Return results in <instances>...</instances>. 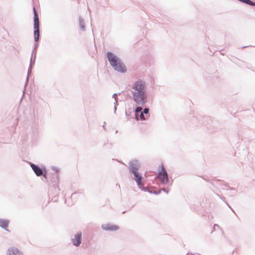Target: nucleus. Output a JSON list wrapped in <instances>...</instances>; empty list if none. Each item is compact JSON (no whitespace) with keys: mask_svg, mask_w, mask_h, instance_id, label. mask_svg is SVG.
I'll return each mask as SVG.
<instances>
[{"mask_svg":"<svg viewBox=\"0 0 255 255\" xmlns=\"http://www.w3.org/2000/svg\"><path fill=\"white\" fill-rule=\"evenodd\" d=\"M134 102L139 105H143L146 102L145 83L141 80L135 81L132 86L131 91Z\"/></svg>","mask_w":255,"mask_h":255,"instance_id":"1","label":"nucleus"},{"mask_svg":"<svg viewBox=\"0 0 255 255\" xmlns=\"http://www.w3.org/2000/svg\"><path fill=\"white\" fill-rule=\"evenodd\" d=\"M107 58L111 65L115 70L122 73L126 72L127 68L125 64L122 62L121 60L114 53L108 52L107 53Z\"/></svg>","mask_w":255,"mask_h":255,"instance_id":"2","label":"nucleus"},{"mask_svg":"<svg viewBox=\"0 0 255 255\" xmlns=\"http://www.w3.org/2000/svg\"><path fill=\"white\" fill-rule=\"evenodd\" d=\"M158 178L162 183H167L168 181L167 172L162 164L161 165V170L158 173Z\"/></svg>","mask_w":255,"mask_h":255,"instance_id":"3","label":"nucleus"},{"mask_svg":"<svg viewBox=\"0 0 255 255\" xmlns=\"http://www.w3.org/2000/svg\"><path fill=\"white\" fill-rule=\"evenodd\" d=\"M137 169H138V168L136 167L135 166H131V167H130V170L134 175V180H135L136 183L139 186V187H141L142 186V183H141L142 177L139 174V173L137 172Z\"/></svg>","mask_w":255,"mask_h":255,"instance_id":"4","label":"nucleus"},{"mask_svg":"<svg viewBox=\"0 0 255 255\" xmlns=\"http://www.w3.org/2000/svg\"><path fill=\"white\" fill-rule=\"evenodd\" d=\"M31 167L37 176H39L43 174L42 170L37 165L32 163L31 164Z\"/></svg>","mask_w":255,"mask_h":255,"instance_id":"5","label":"nucleus"},{"mask_svg":"<svg viewBox=\"0 0 255 255\" xmlns=\"http://www.w3.org/2000/svg\"><path fill=\"white\" fill-rule=\"evenodd\" d=\"M7 255H22V254L17 248H10L8 250Z\"/></svg>","mask_w":255,"mask_h":255,"instance_id":"6","label":"nucleus"},{"mask_svg":"<svg viewBox=\"0 0 255 255\" xmlns=\"http://www.w3.org/2000/svg\"><path fill=\"white\" fill-rule=\"evenodd\" d=\"M81 234H77L75 235L74 239H73V243L76 246H78L81 243Z\"/></svg>","mask_w":255,"mask_h":255,"instance_id":"7","label":"nucleus"},{"mask_svg":"<svg viewBox=\"0 0 255 255\" xmlns=\"http://www.w3.org/2000/svg\"><path fill=\"white\" fill-rule=\"evenodd\" d=\"M33 10L34 12V27H39V18L34 7H33Z\"/></svg>","mask_w":255,"mask_h":255,"instance_id":"8","label":"nucleus"},{"mask_svg":"<svg viewBox=\"0 0 255 255\" xmlns=\"http://www.w3.org/2000/svg\"><path fill=\"white\" fill-rule=\"evenodd\" d=\"M34 37L35 41H37L39 39V27H34Z\"/></svg>","mask_w":255,"mask_h":255,"instance_id":"9","label":"nucleus"},{"mask_svg":"<svg viewBox=\"0 0 255 255\" xmlns=\"http://www.w3.org/2000/svg\"><path fill=\"white\" fill-rule=\"evenodd\" d=\"M103 228L106 230L114 231L117 230L118 229V227L115 225H107L106 226L103 227Z\"/></svg>","mask_w":255,"mask_h":255,"instance_id":"10","label":"nucleus"},{"mask_svg":"<svg viewBox=\"0 0 255 255\" xmlns=\"http://www.w3.org/2000/svg\"><path fill=\"white\" fill-rule=\"evenodd\" d=\"M8 221L7 220L0 219V226L3 228H6L8 227Z\"/></svg>","mask_w":255,"mask_h":255,"instance_id":"11","label":"nucleus"},{"mask_svg":"<svg viewBox=\"0 0 255 255\" xmlns=\"http://www.w3.org/2000/svg\"><path fill=\"white\" fill-rule=\"evenodd\" d=\"M141 110H142V108L138 107L136 108V109L135 111V118H136V120H137V121L139 120V118H138L139 113H140V112H142Z\"/></svg>","mask_w":255,"mask_h":255,"instance_id":"12","label":"nucleus"},{"mask_svg":"<svg viewBox=\"0 0 255 255\" xmlns=\"http://www.w3.org/2000/svg\"><path fill=\"white\" fill-rule=\"evenodd\" d=\"M144 114L143 113V112H140V113H139V118L140 120H145V118L144 117Z\"/></svg>","mask_w":255,"mask_h":255,"instance_id":"13","label":"nucleus"},{"mask_svg":"<svg viewBox=\"0 0 255 255\" xmlns=\"http://www.w3.org/2000/svg\"><path fill=\"white\" fill-rule=\"evenodd\" d=\"M80 28L81 30H84L85 28L84 23L82 20L80 21Z\"/></svg>","mask_w":255,"mask_h":255,"instance_id":"14","label":"nucleus"},{"mask_svg":"<svg viewBox=\"0 0 255 255\" xmlns=\"http://www.w3.org/2000/svg\"><path fill=\"white\" fill-rule=\"evenodd\" d=\"M148 111H149L148 109L145 108V109H144V111L142 112H143V114H147L148 113Z\"/></svg>","mask_w":255,"mask_h":255,"instance_id":"15","label":"nucleus"},{"mask_svg":"<svg viewBox=\"0 0 255 255\" xmlns=\"http://www.w3.org/2000/svg\"><path fill=\"white\" fill-rule=\"evenodd\" d=\"M42 175L43 176V177L45 178H46V174H42Z\"/></svg>","mask_w":255,"mask_h":255,"instance_id":"16","label":"nucleus"}]
</instances>
